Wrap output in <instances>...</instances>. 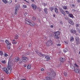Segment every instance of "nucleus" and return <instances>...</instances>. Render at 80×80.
<instances>
[{"mask_svg": "<svg viewBox=\"0 0 80 80\" xmlns=\"http://www.w3.org/2000/svg\"><path fill=\"white\" fill-rule=\"evenodd\" d=\"M12 66L10 65H8L7 68H3L2 69L5 72L7 73H10L12 71Z\"/></svg>", "mask_w": 80, "mask_h": 80, "instance_id": "f257e3e1", "label": "nucleus"}, {"mask_svg": "<svg viewBox=\"0 0 80 80\" xmlns=\"http://www.w3.org/2000/svg\"><path fill=\"white\" fill-rule=\"evenodd\" d=\"M25 22L26 24L29 25H30V26H32V27L35 26V23L33 21L28 19H26Z\"/></svg>", "mask_w": 80, "mask_h": 80, "instance_id": "f03ea898", "label": "nucleus"}, {"mask_svg": "<svg viewBox=\"0 0 80 80\" xmlns=\"http://www.w3.org/2000/svg\"><path fill=\"white\" fill-rule=\"evenodd\" d=\"M48 76L49 77H54L55 76H56V73L55 72L51 71V72H48Z\"/></svg>", "mask_w": 80, "mask_h": 80, "instance_id": "7ed1b4c3", "label": "nucleus"}, {"mask_svg": "<svg viewBox=\"0 0 80 80\" xmlns=\"http://www.w3.org/2000/svg\"><path fill=\"white\" fill-rule=\"evenodd\" d=\"M59 35H60V32H55L54 37L55 38L58 39L59 38V37H58Z\"/></svg>", "mask_w": 80, "mask_h": 80, "instance_id": "20e7f679", "label": "nucleus"}, {"mask_svg": "<svg viewBox=\"0 0 80 80\" xmlns=\"http://www.w3.org/2000/svg\"><path fill=\"white\" fill-rule=\"evenodd\" d=\"M52 43V41H51V40H49L46 43V46L47 47H49V46H50Z\"/></svg>", "mask_w": 80, "mask_h": 80, "instance_id": "39448f33", "label": "nucleus"}, {"mask_svg": "<svg viewBox=\"0 0 80 80\" xmlns=\"http://www.w3.org/2000/svg\"><path fill=\"white\" fill-rule=\"evenodd\" d=\"M28 60V58L27 57H22V61L23 62H27Z\"/></svg>", "mask_w": 80, "mask_h": 80, "instance_id": "423d86ee", "label": "nucleus"}, {"mask_svg": "<svg viewBox=\"0 0 80 80\" xmlns=\"http://www.w3.org/2000/svg\"><path fill=\"white\" fill-rule=\"evenodd\" d=\"M36 53L37 55H38L39 56L42 57H45V54H42L41 53L38 52V51H37Z\"/></svg>", "mask_w": 80, "mask_h": 80, "instance_id": "0eeeda50", "label": "nucleus"}, {"mask_svg": "<svg viewBox=\"0 0 80 80\" xmlns=\"http://www.w3.org/2000/svg\"><path fill=\"white\" fill-rule=\"evenodd\" d=\"M18 10V7L16 6L15 8V11L14 13V14L15 15H17V14Z\"/></svg>", "mask_w": 80, "mask_h": 80, "instance_id": "6e6552de", "label": "nucleus"}, {"mask_svg": "<svg viewBox=\"0 0 80 80\" xmlns=\"http://www.w3.org/2000/svg\"><path fill=\"white\" fill-rule=\"evenodd\" d=\"M59 10L60 11L62 14L65 16V12H64V11L63 9H62V8H60L59 9Z\"/></svg>", "mask_w": 80, "mask_h": 80, "instance_id": "1a4fd4ad", "label": "nucleus"}, {"mask_svg": "<svg viewBox=\"0 0 80 80\" xmlns=\"http://www.w3.org/2000/svg\"><path fill=\"white\" fill-rule=\"evenodd\" d=\"M74 72H75L76 73H80V70L79 69L76 68L74 69Z\"/></svg>", "mask_w": 80, "mask_h": 80, "instance_id": "9d476101", "label": "nucleus"}, {"mask_svg": "<svg viewBox=\"0 0 80 80\" xmlns=\"http://www.w3.org/2000/svg\"><path fill=\"white\" fill-rule=\"evenodd\" d=\"M70 32L72 34H75L77 32V31L75 30L72 29L70 30Z\"/></svg>", "mask_w": 80, "mask_h": 80, "instance_id": "9b49d317", "label": "nucleus"}, {"mask_svg": "<svg viewBox=\"0 0 80 80\" xmlns=\"http://www.w3.org/2000/svg\"><path fill=\"white\" fill-rule=\"evenodd\" d=\"M59 60L61 62H64L65 60V59L64 58H61L59 59Z\"/></svg>", "mask_w": 80, "mask_h": 80, "instance_id": "f8f14e48", "label": "nucleus"}, {"mask_svg": "<svg viewBox=\"0 0 80 80\" xmlns=\"http://www.w3.org/2000/svg\"><path fill=\"white\" fill-rule=\"evenodd\" d=\"M32 7L33 8V9L34 10H35L36 8H37V7L35 4H32L31 5Z\"/></svg>", "mask_w": 80, "mask_h": 80, "instance_id": "ddd939ff", "label": "nucleus"}, {"mask_svg": "<svg viewBox=\"0 0 80 80\" xmlns=\"http://www.w3.org/2000/svg\"><path fill=\"white\" fill-rule=\"evenodd\" d=\"M45 58L46 59V61H49L50 60V58L49 56H47L45 57Z\"/></svg>", "mask_w": 80, "mask_h": 80, "instance_id": "4468645a", "label": "nucleus"}, {"mask_svg": "<svg viewBox=\"0 0 80 80\" xmlns=\"http://www.w3.org/2000/svg\"><path fill=\"white\" fill-rule=\"evenodd\" d=\"M19 60H20L19 58H18V57H16L15 59V61L16 62H18Z\"/></svg>", "mask_w": 80, "mask_h": 80, "instance_id": "2eb2a0df", "label": "nucleus"}, {"mask_svg": "<svg viewBox=\"0 0 80 80\" xmlns=\"http://www.w3.org/2000/svg\"><path fill=\"white\" fill-rule=\"evenodd\" d=\"M74 67L75 68V69H76L75 68H78V67H79V66H78V65L77 64L75 63L74 64Z\"/></svg>", "mask_w": 80, "mask_h": 80, "instance_id": "dca6fc26", "label": "nucleus"}, {"mask_svg": "<svg viewBox=\"0 0 80 80\" xmlns=\"http://www.w3.org/2000/svg\"><path fill=\"white\" fill-rule=\"evenodd\" d=\"M69 15L70 17H71V18H73V17H74L73 16L72 14H69Z\"/></svg>", "mask_w": 80, "mask_h": 80, "instance_id": "f3484780", "label": "nucleus"}, {"mask_svg": "<svg viewBox=\"0 0 80 80\" xmlns=\"http://www.w3.org/2000/svg\"><path fill=\"white\" fill-rule=\"evenodd\" d=\"M69 23H70L71 25H73V21L69 20Z\"/></svg>", "mask_w": 80, "mask_h": 80, "instance_id": "a211bd4d", "label": "nucleus"}, {"mask_svg": "<svg viewBox=\"0 0 80 80\" xmlns=\"http://www.w3.org/2000/svg\"><path fill=\"white\" fill-rule=\"evenodd\" d=\"M5 42L6 43H7V45H11V43H9L8 41L7 40L5 41Z\"/></svg>", "mask_w": 80, "mask_h": 80, "instance_id": "6ab92c4d", "label": "nucleus"}, {"mask_svg": "<svg viewBox=\"0 0 80 80\" xmlns=\"http://www.w3.org/2000/svg\"><path fill=\"white\" fill-rule=\"evenodd\" d=\"M71 68L72 69V70H73V71H74V70L75 69V67L73 66H71Z\"/></svg>", "mask_w": 80, "mask_h": 80, "instance_id": "aec40b11", "label": "nucleus"}, {"mask_svg": "<svg viewBox=\"0 0 80 80\" xmlns=\"http://www.w3.org/2000/svg\"><path fill=\"white\" fill-rule=\"evenodd\" d=\"M74 40V38L73 37H71L70 38V41L71 42H72Z\"/></svg>", "mask_w": 80, "mask_h": 80, "instance_id": "412c9836", "label": "nucleus"}, {"mask_svg": "<svg viewBox=\"0 0 80 80\" xmlns=\"http://www.w3.org/2000/svg\"><path fill=\"white\" fill-rule=\"evenodd\" d=\"M2 2H3L4 3H7L8 2L7 1H6V0H2Z\"/></svg>", "mask_w": 80, "mask_h": 80, "instance_id": "4be33fe9", "label": "nucleus"}, {"mask_svg": "<svg viewBox=\"0 0 80 80\" xmlns=\"http://www.w3.org/2000/svg\"><path fill=\"white\" fill-rule=\"evenodd\" d=\"M3 55V52L2 51H0V55H1V56H2Z\"/></svg>", "mask_w": 80, "mask_h": 80, "instance_id": "5701e85b", "label": "nucleus"}, {"mask_svg": "<svg viewBox=\"0 0 80 80\" xmlns=\"http://www.w3.org/2000/svg\"><path fill=\"white\" fill-rule=\"evenodd\" d=\"M44 12H45V13H46V14H47L48 12H47V9L44 8Z\"/></svg>", "mask_w": 80, "mask_h": 80, "instance_id": "b1692460", "label": "nucleus"}, {"mask_svg": "<svg viewBox=\"0 0 80 80\" xmlns=\"http://www.w3.org/2000/svg\"><path fill=\"white\" fill-rule=\"evenodd\" d=\"M10 45H9V44L7 45V47L8 48V49H10Z\"/></svg>", "mask_w": 80, "mask_h": 80, "instance_id": "393cba45", "label": "nucleus"}, {"mask_svg": "<svg viewBox=\"0 0 80 80\" xmlns=\"http://www.w3.org/2000/svg\"><path fill=\"white\" fill-rule=\"evenodd\" d=\"M54 8L53 7H50V10L51 11H52V10H54Z\"/></svg>", "mask_w": 80, "mask_h": 80, "instance_id": "a878e982", "label": "nucleus"}, {"mask_svg": "<svg viewBox=\"0 0 80 80\" xmlns=\"http://www.w3.org/2000/svg\"><path fill=\"white\" fill-rule=\"evenodd\" d=\"M63 75H65V77L67 76V73L66 72H65L63 73Z\"/></svg>", "mask_w": 80, "mask_h": 80, "instance_id": "bb28decb", "label": "nucleus"}, {"mask_svg": "<svg viewBox=\"0 0 80 80\" xmlns=\"http://www.w3.org/2000/svg\"><path fill=\"white\" fill-rule=\"evenodd\" d=\"M27 68L28 69H30L31 68V66H30V65H28L27 66Z\"/></svg>", "mask_w": 80, "mask_h": 80, "instance_id": "cd10ccee", "label": "nucleus"}, {"mask_svg": "<svg viewBox=\"0 0 80 80\" xmlns=\"http://www.w3.org/2000/svg\"><path fill=\"white\" fill-rule=\"evenodd\" d=\"M67 51H68V49H67V48H65L64 50H63V52H65V53L67 52Z\"/></svg>", "mask_w": 80, "mask_h": 80, "instance_id": "c85d7f7f", "label": "nucleus"}, {"mask_svg": "<svg viewBox=\"0 0 80 80\" xmlns=\"http://www.w3.org/2000/svg\"><path fill=\"white\" fill-rule=\"evenodd\" d=\"M18 36L17 35H16V36L15 37V39H18Z\"/></svg>", "mask_w": 80, "mask_h": 80, "instance_id": "c756f323", "label": "nucleus"}, {"mask_svg": "<svg viewBox=\"0 0 80 80\" xmlns=\"http://www.w3.org/2000/svg\"><path fill=\"white\" fill-rule=\"evenodd\" d=\"M7 1L8 3H10L12 2V0H7Z\"/></svg>", "mask_w": 80, "mask_h": 80, "instance_id": "7c9ffc66", "label": "nucleus"}, {"mask_svg": "<svg viewBox=\"0 0 80 80\" xmlns=\"http://www.w3.org/2000/svg\"><path fill=\"white\" fill-rule=\"evenodd\" d=\"M55 12L56 13H58V9H57V8H55Z\"/></svg>", "mask_w": 80, "mask_h": 80, "instance_id": "2f4dec72", "label": "nucleus"}, {"mask_svg": "<svg viewBox=\"0 0 80 80\" xmlns=\"http://www.w3.org/2000/svg\"><path fill=\"white\" fill-rule=\"evenodd\" d=\"M3 56L4 57H8V54L5 53V54H4Z\"/></svg>", "mask_w": 80, "mask_h": 80, "instance_id": "473e14b6", "label": "nucleus"}, {"mask_svg": "<svg viewBox=\"0 0 80 80\" xmlns=\"http://www.w3.org/2000/svg\"><path fill=\"white\" fill-rule=\"evenodd\" d=\"M63 8L64 10H67V6H63Z\"/></svg>", "mask_w": 80, "mask_h": 80, "instance_id": "72a5a7b5", "label": "nucleus"}, {"mask_svg": "<svg viewBox=\"0 0 80 80\" xmlns=\"http://www.w3.org/2000/svg\"><path fill=\"white\" fill-rule=\"evenodd\" d=\"M2 63H6V62H5V61H1Z\"/></svg>", "mask_w": 80, "mask_h": 80, "instance_id": "f704fd0d", "label": "nucleus"}, {"mask_svg": "<svg viewBox=\"0 0 80 80\" xmlns=\"http://www.w3.org/2000/svg\"><path fill=\"white\" fill-rule=\"evenodd\" d=\"M36 20V18L35 17H33L32 18V20L35 21Z\"/></svg>", "mask_w": 80, "mask_h": 80, "instance_id": "c9c22d12", "label": "nucleus"}, {"mask_svg": "<svg viewBox=\"0 0 80 80\" xmlns=\"http://www.w3.org/2000/svg\"><path fill=\"white\" fill-rule=\"evenodd\" d=\"M23 60H21L19 61V63H22Z\"/></svg>", "mask_w": 80, "mask_h": 80, "instance_id": "e433bc0d", "label": "nucleus"}, {"mask_svg": "<svg viewBox=\"0 0 80 80\" xmlns=\"http://www.w3.org/2000/svg\"><path fill=\"white\" fill-rule=\"evenodd\" d=\"M65 19H66V20H68V17H67V16H66L65 17Z\"/></svg>", "mask_w": 80, "mask_h": 80, "instance_id": "4c0bfd02", "label": "nucleus"}, {"mask_svg": "<svg viewBox=\"0 0 80 80\" xmlns=\"http://www.w3.org/2000/svg\"><path fill=\"white\" fill-rule=\"evenodd\" d=\"M77 44H78L79 43V40H77L76 41Z\"/></svg>", "mask_w": 80, "mask_h": 80, "instance_id": "58836bf2", "label": "nucleus"}, {"mask_svg": "<svg viewBox=\"0 0 80 80\" xmlns=\"http://www.w3.org/2000/svg\"><path fill=\"white\" fill-rule=\"evenodd\" d=\"M76 40H79V38L77 37H76L75 38Z\"/></svg>", "mask_w": 80, "mask_h": 80, "instance_id": "ea45409f", "label": "nucleus"}, {"mask_svg": "<svg viewBox=\"0 0 80 80\" xmlns=\"http://www.w3.org/2000/svg\"><path fill=\"white\" fill-rule=\"evenodd\" d=\"M37 9H38V11H39V12H40V11H41V10H40V8H37Z\"/></svg>", "mask_w": 80, "mask_h": 80, "instance_id": "a19ab883", "label": "nucleus"}, {"mask_svg": "<svg viewBox=\"0 0 80 80\" xmlns=\"http://www.w3.org/2000/svg\"><path fill=\"white\" fill-rule=\"evenodd\" d=\"M17 43V42H16L13 41L12 42V43H13V44H16Z\"/></svg>", "mask_w": 80, "mask_h": 80, "instance_id": "79ce46f5", "label": "nucleus"}, {"mask_svg": "<svg viewBox=\"0 0 80 80\" xmlns=\"http://www.w3.org/2000/svg\"><path fill=\"white\" fill-rule=\"evenodd\" d=\"M66 13H67V14H69V12L67 11H65Z\"/></svg>", "mask_w": 80, "mask_h": 80, "instance_id": "37998d69", "label": "nucleus"}, {"mask_svg": "<svg viewBox=\"0 0 80 80\" xmlns=\"http://www.w3.org/2000/svg\"><path fill=\"white\" fill-rule=\"evenodd\" d=\"M43 39L44 40H45L47 39V38H46V37H44V38H43Z\"/></svg>", "mask_w": 80, "mask_h": 80, "instance_id": "c03bdc74", "label": "nucleus"}, {"mask_svg": "<svg viewBox=\"0 0 80 80\" xmlns=\"http://www.w3.org/2000/svg\"><path fill=\"white\" fill-rule=\"evenodd\" d=\"M72 11L73 12H76V10L75 9H72Z\"/></svg>", "mask_w": 80, "mask_h": 80, "instance_id": "a18cd8bd", "label": "nucleus"}, {"mask_svg": "<svg viewBox=\"0 0 80 80\" xmlns=\"http://www.w3.org/2000/svg\"><path fill=\"white\" fill-rule=\"evenodd\" d=\"M50 28H53V25H51L50 26Z\"/></svg>", "mask_w": 80, "mask_h": 80, "instance_id": "49530a36", "label": "nucleus"}, {"mask_svg": "<svg viewBox=\"0 0 80 80\" xmlns=\"http://www.w3.org/2000/svg\"><path fill=\"white\" fill-rule=\"evenodd\" d=\"M79 27V25H78V24H76V27L77 28H78Z\"/></svg>", "mask_w": 80, "mask_h": 80, "instance_id": "de8ad7c7", "label": "nucleus"}, {"mask_svg": "<svg viewBox=\"0 0 80 80\" xmlns=\"http://www.w3.org/2000/svg\"><path fill=\"white\" fill-rule=\"evenodd\" d=\"M72 7H75V5L73 4H72Z\"/></svg>", "mask_w": 80, "mask_h": 80, "instance_id": "09e8293b", "label": "nucleus"}, {"mask_svg": "<svg viewBox=\"0 0 80 80\" xmlns=\"http://www.w3.org/2000/svg\"><path fill=\"white\" fill-rule=\"evenodd\" d=\"M23 7H24V8H26L27 7V6L25 5H23Z\"/></svg>", "mask_w": 80, "mask_h": 80, "instance_id": "8fccbe9b", "label": "nucleus"}, {"mask_svg": "<svg viewBox=\"0 0 80 80\" xmlns=\"http://www.w3.org/2000/svg\"><path fill=\"white\" fill-rule=\"evenodd\" d=\"M24 15L25 16H26V15H27V12H25L24 13Z\"/></svg>", "mask_w": 80, "mask_h": 80, "instance_id": "3c124183", "label": "nucleus"}, {"mask_svg": "<svg viewBox=\"0 0 80 80\" xmlns=\"http://www.w3.org/2000/svg\"><path fill=\"white\" fill-rule=\"evenodd\" d=\"M57 46H60L61 44H57Z\"/></svg>", "mask_w": 80, "mask_h": 80, "instance_id": "603ef678", "label": "nucleus"}, {"mask_svg": "<svg viewBox=\"0 0 80 80\" xmlns=\"http://www.w3.org/2000/svg\"><path fill=\"white\" fill-rule=\"evenodd\" d=\"M64 42L66 44H68V42L66 41H64Z\"/></svg>", "mask_w": 80, "mask_h": 80, "instance_id": "864d4df0", "label": "nucleus"}, {"mask_svg": "<svg viewBox=\"0 0 80 80\" xmlns=\"http://www.w3.org/2000/svg\"><path fill=\"white\" fill-rule=\"evenodd\" d=\"M29 47H31V44H29Z\"/></svg>", "mask_w": 80, "mask_h": 80, "instance_id": "5fc2aeb1", "label": "nucleus"}, {"mask_svg": "<svg viewBox=\"0 0 80 80\" xmlns=\"http://www.w3.org/2000/svg\"><path fill=\"white\" fill-rule=\"evenodd\" d=\"M41 71H43V70H44V69L43 68H42V69H41Z\"/></svg>", "mask_w": 80, "mask_h": 80, "instance_id": "6e6d98bb", "label": "nucleus"}, {"mask_svg": "<svg viewBox=\"0 0 80 80\" xmlns=\"http://www.w3.org/2000/svg\"><path fill=\"white\" fill-rule=\"evenodd\" d=\"M77 2H78V3H80V0H78Z\"/></svg>", "mask_w": 80, "mask_h": 80, "instance_id": "4d7b16f0", "label": "nucleus"}, {"mask_svg": "<svg viewBox=\"0 0 80 80\" xmlns=\"http://www.w3.org/2000/svg\"><path fill=\"white\" fill-rule=\"evenodd\" d=\"M26 54H27V55H29V52H28V53H27Z\"/></svg>", "mask_w": 80, "mask_h": 80, "instance_id": "13d9d810", "label": "nucleus"}, {"mask_svg": "<svg viewBox=\"0 0 80 80\" xmlns=\"http://www.w3.org/2000/svg\"><path fill=\"white\" fill-rule=\"evenodd\" d=\"M53 16L54 17H55V14H53Z\"/></svg>", "mask_w": 80, "mask_h": 80, "instance_id": "bf43d9fd", "label": "nucleus"}, {"mask_svg": "<svg viewBox=\"0 0 80 80\" xmlns=\"http://www.w3.org/2000/svg\"><path fill=\"white\" fill-rule=\"evenodd\" d=\"M25 2H26L27 3H28V2L26 0H25Z\"/></svg>", "mask_w": 80, "mask_h": 80, "instance_id": "052dcab7", "label": "nucleus"}, {"mask_svg": "<svg viewBox=\"0 0 80 80\" xmlns=\"http://www.w3.org/2000/svg\"><path fill=\"white\" fill-rule=\"evenodd\" d=\"M31 1H32V2H34V0H31Z\"/></svg>", "mask_w": 80, "mask_h": 80, "instance_id": "680f3d73", "label": "nucleus"}, {"mask_svg": "<svg viewBox=\"0 0 80 80\" xmlns=\"http://www.w3.org/2000/svg\"><path fill=\"white\" fill-rule=\"evenodd\" d=\"M21 80H26L25 79H21Z\"/></svg>", "mask_w": 80, "mask_h": 80, "instance_id": "e2e57ef3", "label": "nucleus"}, {"mask_svg": "<svg viewBox=\"0 0 80 80\" xmlns=\"http://www.w3.org/2000/svg\"><path fill=\"white\" fill-rule=\"evenodd\" d=\"M39 23H40L41 22L40 21V20L39 21Z\"/></svg>", "mask_w": 80, "mask_h": 80, "instance_id": "0e129e2a", "label": "nucleus"}, {"mask_svg": "<svg viewBox=\"0 0 80 80\" xmlns=\"http://www.w3.org/2000/svg\"><path fill=\"white\" fill-rule=\"evenodd\" d=\"M24 67H26V66L25 65L24 66Z\"/></svg>", "mask_w": 80, "mask_h": 80, "instance_id": "69168bd1", "label": "nucleus"}, {"mask_svg": "<svg viewBox=\"0 0 80 80\" xmlns=\"http://www.w3.org/2000/svg\"><path fill=\"white\" fill-rule=\"evenodd\" d=\"M79 54L80 55V51L79 52Z\"/></svg>", "mask_w": 80, "mask_h": 80, "instance_id": "338daca9", "label": "nucleus"}, {"mask_svg": "<svg viewBox=\"0 0 80 80\" xmlns=\"http://www.w3.org/2000/svg\"><path fill=\"white\" fill-rule=\"evenodd\" d=\"M13 41H15V40H13Z\"/></svg>", "mask_w": 80, "mask_h": 80, "instance_id": "774afa93", "label": "nucleus"}]
</instances>
